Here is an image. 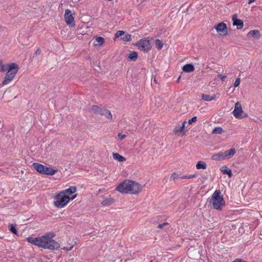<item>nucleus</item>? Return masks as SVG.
<instances>
[{
    "label": "nucleus",
    "instance_id": "obj_12",
    "mask_svg": "<svg viewBox=\"0 0 262 262\" xmlns=\"http://www.w3.org/2000/svg\"><path fill=\"white\" fill-rule=\"evenodd\" d=\"M232 20L233 26H236L237 29H241L243 28L244 26V23L242 20L237 18L236 16L234 15L232 17Z\"/></svg>",
    "mask_w": 262,
    "mask_h": 262
},
{
    "label": "nucleus",
    "instance_id": "obj_19",
    "mask_svg": "<svg viewBox=\"0 0 262 262\" xmlns=\"http://www.w3.org/2000/svg\"><path fill=\"white\" fill-rule=\"evenodd\" d=\"M114 202V200L113 198H109L107 199L103 200L101 202V204L103 206H108L111 205V204H112Z\"/></svg>",
    "mask_w": 262,
    "mask_h": 262
},
{
    "label": "nucleus",
    "instance_id": "obj_34",
    "mask_svg": "<svg viewBox=\"0 0 262 262\" xmlns=\"http://www.w3.org/2000/svg\"><path fill=\"white\" fill-rule=\"evenodd\" d=\"M240 82H241L240 78H236V80H235V82L234 83V86L235 88L237 87L239 85Z\"/></svg>",
    "mask_w": 262,
    "mask_h": 262
},
{
    "label": "nucleus",
    "instance_id": "obj_38",
    "mask_svg": "<svg viewBox=\"0 0 262 262\" xmlns=\"http://www.w3.org/2000/svg\"><path fill=\"white\" fill-rule=\"evenodd\" d=\"M118 137L120 140H123L126 137V135L122 134V133H119L118 134Z\"/></svg>",
    "mask_w": 262,
    "mask_h": 262
},
{
    "label": "nucleus",
    "instance_id": "obj_17",
    "mask_svg": "<svg viewBox=\"0 0 262 262\" xmlns=\"http://www.w3.org/2000/svg\"><path fill=\"white\" fill-rule=\"evenodd\" d=\"M76 189H77L76 187L72 186H71L70 187H69V188L65 189L64 190L62 191V192H63L64 193V194H66V193H68L69 194H72L74 193L75 192H76Z\"/></svg>",
    "mask_w": 262,
    "mask_h": 262
},
{
    "label": "nucleus",
    "instance_id": "obj_29",
    "mask_svg": "<svg viewBox=\"0 0 262 262\" xmlns=\"http://www.w3.org/2000/svg\"><path fill=\"white\" fill-rule=\"evenodd\" d=\"M131 39V35L129 34H125L124 36L121 38V40L124 41H128Z\"/></svg>",
    "mask_w": 262,
    "mask_h": 262
},
{
    "label": "nucleus",
    "instance_id": "obj_11",
    "mask_svg": "<svg viewBox=\"0 0 262 262\" xmlns=\"http://www.w3.org/2000/svg\"><path fill=\"white\" fill-rule=\"evenodd\" d=\"M216 32L221 35H226L227 34V28L225 23L222 22L214 27Z\"/></svg>",
    "mask_w": 262,
    "mask_h": 262
},
{
    "label": "nucleus",
    "instance_id": "obj_33",
    "mask_svg": "<svg viewBox=\"0 0 262 262\" xmlns=\"http://www.w3.org/2000/svg\"><path fill=\"white\" fill-rule=\"evenodd\" d=\"M181 177H180L178 173L174 172L171 175L170 178H172L173 180H174L176 179L181 178Z\"/></svg>",
    "mask_w": 262,
    "mask_h": 262
},
{
    "label": "nucleus",
    "instance_id": "obj_15",
    "mask_svg": "<svg viewBox=\"0 0 262 262\" xmlns=\"http://www.w3.org/2000/svg\"><path fill=\"white\" fill-rule=\"evenodd\" d=\"M248 35L257 39H258L260 36L259 31L256 30L250 31L248 33Z\"/></svg>",
    "mask_w": 262,
    "mask_h": 262
},
{
    "label": "nucleus",
    "instance_id": "obj_46",
    "mask_svg": "<svg viewBox=\"0 0 262 262\" xmlns=\"http://www.w3.org/2000/svg\"><path fill=\"white\" fill-rule=\"evenodd\" d=\"M181 75H180V76L178 78V79H177V82L178 83V82H179L180 80V79H181Z\"/></svg>",
    "mask_w": 262,
    "mask_h": 262
},
{
    "label": "nucleus",
    "instance_id": "obj_21",
    "mask_svg": "<svg viewBox=\"0 0 262 262\" xmlns=\"http://www.w3.org/2000/svg\"><path fill=\"white\" fill-rule=\"evenodd\" d=\"M196 168L198 169H205L207 168V165L204 161H199L196 165Z\"/></svg>",
    "mask_w": 262,
    "mask_h": 262
},
{
    "label": "nucleus",
    "instance_id": "obj_35",
    "mask_svg": "<svg viewBox=\"0 0 262 262\" xmlns=\"http://www.w3.org/2000/svg\"><path fill=\"white\" fill-rule=\"evenodd\" d=\"M197 117L196 116L193 117L191 119L188 120V124H191L193 122H195L196 121Z\"/></svg>",
    "mask_w": 262,
    "mask_h": 262
},
{
    "label": "nucleus",
    "instance_id": "obj_22",
    "mask_svg": "<svg viewBox=\"0 0 262 262\" xmlns=\"http://www.w3.org/2000/svg\"><path fill=\"white\" fill-rule=\"evenodd\" d=\"M202 99L205 101H209L215 99V96H211L210 95L207 94H203Z\"/></svg>",
    "mask_w": 262,
    "mask_h": 262
},
{
    "label": "nucleus",
    "instance_id": "obj_43",
    "mask_svg": "<svg viewBox=\"0 0 262 262\" xmlns=\"http://www.w3.org/2000/svg\"><path fill=\"white\" fill-rule=\"evenodd\" d=\"M248 4H251L255 2L256 0H248Z\"/></svg>",
    "mask_w": 262,
    "mask_h": 262
},
{
    "label": "nucleus",
    "instance_id": "obj_27",
    "mask_svg": "<svg viewBox=\"0 0 262 262\" xmlns=\"http://www.w3.org/2000/svg\"><path fill=\"white\" fill-rule=\"evenodd\" d=\"M182 70L185 72L190 73L194 70V67H182Z\"/></svg>",
    "mask_w": 262,
    "mask_h": 262
},
{
    "label": "nucleus",
    "instance_id": "obj_31",
    "mask_svg": "<svg viewBox=\"0 0 262 262\" xmlns=\"http://www.w3.org/2000/svg\"><path fill=\"white\" fill-rule=\"evenodd\" d=\"M0 66H17L16 63L14 62H11V63H6L3 64V62L2 60L0 59Z\"/></svg>",
    "mask_w": 262,
    "mask_h": 262
},
{
    "label": "nucleus",
    "instance_id": "obj_40",
    "mask_svg": "<svg viewBox=\"0 0 262 262\" xmlns=\"http://www.w3.org/2000/svg\"><path fill=\"white\" fill-rule=\"evenodd\" d=\"M73 246L71 245L70 246L64 247L63 249L64 250H66L67 251H70L73 248Z\"/></svg>",
    "mask_w": 262,
    "mask_h": 262
},
{
    "label": "nucleus",
    "instance_id": "obj_41",
    "mask_svg": "<svg viewBox=\"0 0 262 262\" xmlns=\"http://www.w3.org/2000/svg\"><path fill=\"white\" fill-rule=\"evenodd\" d=\"M226 159H228V150L222 152Z\"/></svg>",
    "mask_w": 262,
    "mask_h": 262
},
{
    "label": "nucleus",
    "instance_id": "obj_24",
    "mask_svg": "<svg viewBox=\"0 0 262 262\" xmlns=\"http://www.w3.org/2000/svg\"><path fill=\"white\" fill-rule=\"evenodd\" d=\"M137 57H138V54H137V52H132V53H129L128 56V59H129L130 60H133V61L136 60L137 59Z\"/></svg>",
    "mask_w": 262,
    "mask_h": 262
},
{
    "label": "nucleus",
    "instance_id": "obj_20",
    "mask_svg": "<svg viewBox=\"0 0 262 262\" xmlns=\"http://www.w3.org/2000/svg\"><path fill=\"white\" fill-rule=\"evenodd\" d=\"M221 170L224 174H228L229 177L232 175L231 170L226 166H223Z\"/></svg>",
    "mask_w": 262,
    "mask_h": 262
},
{
    "label": "nucleus",
    "instance_id": "obj_9",
    "mask_svg": "<svg viewBox=\"0 0 262 262\" xmlns=\"http://www.w3.org/2000/svg\"><path fill=\"white\" fill-rule=\"evenodd\" d=\"M243 111L242 107L241 104L239 102H237L235 104L234 109L232 112L234 116L236 118H242L247 115H245L244 116H242V114L243 113Z\"/></svg>",
    "mask_w": 262,
    "mask_h": 262
},
{
    "label": "nucleus",
    "instance_id": "obj_28",
    "mask_svg": "<svg viewBox=\"0 0 262 262\" xmlns=\"http://www.w3.org/2000/svg\"><path fill=\"white\" fill-rule=\"evenodd\" d=\"M235 153V149L234 148H232L230 150H228V159L230 158Z\"/></svg>",
    "mask_w": 262,
    "mask_h": 262
},
{
    "label": "nucleus",
    "instance_id": "obj_14",
    "mask_svg": "<svg viewBox=\"0 0 262 262\" xmlns=\"http://www.w3.org/2000/svg\"><path fill=\"white\" fill-rule=\"evenodd\" d=\"M186 123V121L183 122L182 123V125L180 127L179 129H175L174 130V133L176 135H180L181 133H183L184 134L186 131V130H185V125Z\"/></svg>",
    "mask_w": 262,
    "mask_h": 262
},
{
    "label": "nucleus",
    "instance_id": "obj_18",
    "mask_svg": "<svg viewBox=\"0 0 262 262\" xmlns=\"http://www.w3.org/2000/svg\"><path fill=\"white\" fill-rule=\"evenodd\" d=\"M113 156L114 159L118 161L119 162H124L126 161V158L121 156L118 153H114Z\"/></svg>",
    "mask_w": 262,
    "mask_h": 262
},
{
    "label": "nucleus",
    "instance_id": "obj_45",
    "mask_svg": "<svg viewBox=\"0 0 262 262\" xmlns=\"http://www.w3.org/2000/svg\"><path fill=\"white\" fill-rule=\"evenodd\" d=\"M184 66H193V64L192 63H186Z\"/></svg>",
    "mask_w": 262,
    "mask_h": 262
},
{
    "label": "nucleus",
    "instance_id": "obj_23",
    "mask_svg": "<svg viewBox=\"0 0 262 262\" xmlns=\"http://www.w3.org/2000/svg\"><path fill=\"white\" fill-rule=\"evenodd\" d=\"M155 46L159 50H161L163 46V42L159 39L155 40Z\"/></svg>",
    "mask_w": 262,
    "mask_h": 262
},
{
    "label": "nucleus",
    "instance_id": "obj_7",
    "mask_svg": "<svg viewBox=\"0 0 262 262\" xmlns=\"http://www.w3.org/2000/svg\"><path fill=\"white\" fill-rule=\"evenodd\" d=\"M92 110L94 113L97 115H100L101 116H104L108 119H112V115L111 111L104 107H101L98 105H93L92 106Z\"/></svg>",
    "mask_w": 262,
    "mask_h": 262
},
{
    "label": "nucleus",
    "instance_id": "obj_39",
    "mask_svg": "<svg viewBox=\"0 0 262 262\" xmlns=\"http://www.w3.org/2000/svg\"><path fill=\"white\" fill-rule=\"evenodd\" d=\"M169 224L167 222L164 223L163 224H159L158 226V228L159 229L162 228L165 226L168 225Z\"/></svg>",
    "mask_w": 262,
    "mask_h": 262
},
{
    "label": "nucleus",
    "instance_id": "obj_6",
    "mask_svg": "<svg viewBox=\"0 0 262 262\" xmlns=\"http://www.w3.org/2000/svg\"><path fill=\"white\" fill-rule=\"evenodd\" d=\"M55 199L54 205L57 208H62L69 203L70 198L63 192H60L55 196Z\"/></svg>",
    "mask_w": 262,
    "mask_h": 262
},
{
    "label": "nucleus",
    "instance_id": "obj_2",
    "mask_svg": "<svg viewBox=\"0 0 262 262\" xmlns=\"http://www.w3.org/2000/svg\"><path fill=\"white\" fill-rule=\"evenodd\" d=\"M142 186L135 181L125 180L116 187V190L122 193L137 194L142 190Z\"/></svg>",
    "mask_w": 262,
    "mask_h": 262
},
{
    "label": "nucleus",
    "instance_id": "obj_42",
    "mask_svg": "<svg viewBox=\"0 0 262 262\" xmlns=\"http://www.w3.org/2000/svg\"><path fill=\"white\" fill-rule=\"evenodd\" d=\"M232 262H245V261H243L242 259L237 258V259H235V260H234Z\"/></svg>",
    "mask_w": 262,
    "mask_h": 262
},
{
    "label": "nucleus",
    "instance_id": "obj_32",
    "mask_svg": "<svg viewBox=\"0 0 262 262\" xmlns=\"http://www.w3.org/2000/svg\"><path fill=\"white\" fill-rule=\"evenodd\" d=\"M196 177L195 174H189L186 176H183L181 177V179H191L193 178H195Z\"/></svg>",
    "mask_w": 262,
    "mask_h": 262
},
{
    "label": "nucleus",
    "instance_id": "obj_4",
    "mask_svg": "<svg viewBox=\"0 0 262 262\" xmlns=\"http://www.w3.org/2000/svg\"><path fill=\"white\" fill-rule=\"evenodd\" d=\"M19 70V67H0V72L7 71L6 75L1 85L3 86L10 82L15 77Z\"/></svg>",
    "mask_w": 262,
    "mask_h": 262
},
{
    "label": "nucleus",
    "instance_id": "obj_13",
    "mask_svg": "<svg viewBox=\"0 0 262 262\" xmlns=\"http://www.w3.org/2000/svg\"><path fill=\"white\" fill-rule=\"evenodd\" d=\"M211 159L215 161H221L226 159L222 151H220L216 154L212 155Z\"/></svg>",
    "mask_w": 262,
    "mask_h": 262
},
{
    "label": "nucleus",
    "instance_id": "obj_25",
    "mask_svg": "<svg viewBox=\"0 0 262 262\" xmlns=\"http://www.w3.org/2000/svg\"><path fill=\"white\" fill-rule=\"evenodd\" d=\"M95 40L98 42V44L96 45V46H101L104 42V39L102 37L97 36L95 37Z\"/></svg>",
    "mask_w": 262,
    "mask_h": 262
},
{
    "label": "nucleus",
    "instance_id": "obj_37",
    "mask_svg": "<svg viewBox=\"0 0 262 262\" xmlns=\"http://www.w3.org/2000/svg\"><path fill=\"white\" fill-rule=\"evenodd\" d=\"M217 76L218 78H220L222 81H225V80L226 79V78L227 77V76H226V75L222 76L221 74H217Z\"/></svg>",
    "mask_w": 262,
    "mask_h": 262
},
{
    "label": "nucleus",
    "instance_id": "obj_16",
    "mask_svg": "<svg viewBox=\"0 0 262 262\" xmlns=\"http://www.w3.org/2000/svg\"><path fill=\"white\" fill-rule=\"evenodd\" d=\"M8 229L10 231L16 235H19V234L16 228V226L14 224H11L8 226Z\"/></svg>",
    "mask_w": 262,
    "mask_h": 262
},
{
    "label": "nucleus",
    "instance_id": "obj_8",
    "mask_svg": "<svg viewBox=\"0 0 262 262\" xmlns=\"http://www.w3.org/2000/svg\"><path fill=\"white\" fill-rule=\"evenodd\" d=\"M136 46L141 51L148 52L151 48V43L148 38H144L139 40Z\"/></svg>",
    "mask_w": 262,
    "mask_h": 262
},
{
    "label": "nucleus",
    "instance_id": "obj_1",
    "mask_svg": "<svg viewBox=\"0 0 262 262\" xmlns=\"http://www.w3.org/2000/svg\"><path fill=\"white\" fill-rule=\"evenodd\" d=\"M55 236V233L51 232L40 237H28L27 238V241L39 248L50 250H58L60 248V244L53 239Z\"/></svg>",
    "mask_w": 262,
    "mask_h": 262
},
{
    "label": "nucleus",
    "instance_id": "obj_36",
    "mask_svg": "<svg viewBox=\"0 0 262 262\" xmlns=\"http://www.w3.org/2000/svg\"><path fill=\"white\" fill-rule=\"evenodd\" d=\"M41 50L38 48L36 51V52H35V53L34 54L33 56V57H34V56H38V55H40L41 54Z\"/></svg>",
    "mask_w": 262,
    "mask_h": 262
},
{
    "label": "nucleus",
    "instance_id": "obj_3",
    "mask_svg": "<svg viewBox=\"0 0 262 262\" xmlns=\"http://www.w3.org/2000/svg\"><path fill=\"white\" fill-rule=\"evenodd\" d=\"M209 204L212 205V207L214 209L222 210V207L225 205V201L223 195H221L220 190H216L214 192L209 201Z\"/></svg>",
    "mask_w": 262,
    "mask_h": 262
},
{
    "label": "nucleus",
    "instance_id": "obj_44",
    "mask_svg": "<svg viewBox=\"0 0 262 262\" xmlns=\"http://www.w3.org/2000/svg\"><path fill=\"white\" fill-rule=\"evenodd\" d=\"M77 196V194H75L71 198H70V200H73V199H74Z\"/></svg>",
    "mask_w": 262,
    "mask_h": 262
},
{
    "label": "nucleus",
    "instance_id": "obj_5",
    "mask_svg": "<svg viewBox=\"0 0 262 262\" xmlns=\"http://www.w3.org/2000/svg\"><path fill=\"white\" fill-rule=\"evenodd\" d=\"M32 167L36 170L38 172L42 174L45 175H54L56 172H57V169H54L51 167H48L45 165L38 163H34L32 164Z\"/></svg>",
    "mask_w": 262,
    "mask_h": 262
},
{
    "label": "nucleus",
    "instance_id": "obj_10",
    "mask_svg": "<svg viewBox=\"0 0 262 262\" xmlns=\"http://www.w3.org/2000/svg\"><path fill=\"white\" fill-rule=\"evenodd\" d=\"M64 19L67 25L73 27L75 26L74 21V17L73 16L72 12L69 9H66L64 14Z\"/></svg>",
    "mask_w": 262,
    "mask_h": 262
},
{
    "label": "nucleus",
    "instance_id": "obj_26",
    "mask_svg": "<svg viewBox=\"0 0 262 262\" xmlns=\"http://www.w3.org/2000/svg\"><path fill=\"white\" fill-rule=\"evenodd\" d=\"M224 132V130L221 127H215L213 131L212 134H222Z\"/></svg>",
    "mask_w": 262,
    "mask_h": 262
},
{
    "label": "nucleus",
    "instance_id": "obj_30",
    "mask_svg": "<svg viewBox=\"0 0 262 262\" xmlns=\"http://www.w3.org/2000/svg\"><path fill=\"white\" fill-rule=\"evenodd\" d=\"M124 34V31L122 30L117 31L115 34V38H118Z\"/></svg>",
    "mask_w": 262,
    "mask_h": 262
}]
</instances>
